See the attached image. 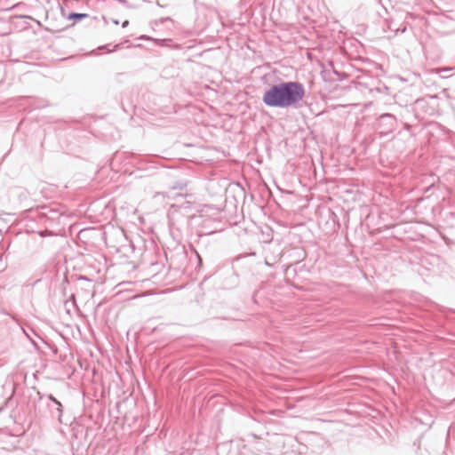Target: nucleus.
I'll use <instances>...</instances> for the list:
<instances>
[{
	"instance_id": "nucleus-1",
	"label": "nucleus",
	"mask_w": 455,
	"mask_h": 455,
	"mask_svg": "<svg viewBox=\"0 0 455 455\" xmlns=\"http://www.w3.org/2000/svg\"><path fill=\"white\" fill-rule=\"evenodd\" d=\"M305 87L298 81H282L271 85L262 96L263 103L269 108H297L305 97Z\"/></svg>"
},
{
	"instance_id": "nucleus-2",
	"label": "nucleus",
	"mask_w": 455,
	"mask_h": 455,
	"mask_svg": "<svg viewBox=\"0 0 455 455\" xmlns=\"http://www.w3.org/2000/svg\"><path fill=\"white\" fill-rule=\"evenodd\" d=\"M397 125L396 117L393 114L385 113L379 116L377 120V127L381 129L382 133H389L395 130Z\"/></svg>"
},
{
	"instance_id": "nucleus-3",
	"label": "nucleus",
	"mask_w": 455,
	"mask_h": 455,
	"mask_svg": "<svg viewBox=\"0 0 455 455\" xmlns=\"http://www.w3.org/2000/svg\"><path fill=\"white\" fill-rule=\"evenodd\" d=\"M187 186H188L187 180H176L172 185H170L169 193L172 194V192H174L176 190H179V191L186 190Z\"/></svg>"
},
{
	"instance_id": "nucleus-4",
	"label": "nucleus",
	"mask_w": 455,
	"mask_h": 455,
	"mask_svg": "<svg viewBox=\"0 0 455 455\" xmlns=\"http://www.w3.org/2000/svg\"><path fill=\"white\" fill-rule=\"evenodd\" d=\"M47 398L54 403V405H57V417L60 419L62 416V404L60 401H58L52 395H48Z\"/></svg>"
},
{
	"instance_id": "nucleus-5",
	"label": "nucleus",
	"mask_w": 455,
	"mask_h": 455,
	"mask_svg": "<svg viewBox=\"0 0 455 455\" xmlns=\"http://www.w3.org/2000/svg\"><path fill=\"white\" fill-rule=\"evenodd\" d=\"M89 15L87 13H80V12H70L68 16V19L70 20H74V22L80 21Z\"/></svg>"
},
{
	"instance_id": "nucleus-6",
	"label": "nucleus",
	"mask_w": 455,
	"mask_h": 455,
	"mask_svg": "<svg viewBox=\"0 0 455 455\" xmlns=\"http://www.w3.org/2000/svg\"><path fill=\"white\" fill-rule=\"evenodd\" d=\"M50 213H52L51 216H49L48 218L51 219V220H56L59 218L60 216V213L58 211H55V210H52L50 211Z\"/></svg>"
},
{
	"instance_id": "nucleus-7",
	"label": "nucleus",
	"mask_w": 455,
	"mask_h": 455,
	"mask_svg": "<svg viewBox=\"0 0 455 455\" xmlns=\"http://www.w3.org/2000/svg\"><path fill=\"white\" fill-rule=\"evenodd\" d=\"M188 196V193H181V192H180V193H173V194H172V195H169L168 196H169V197H171V196H172V197L175 198L176 196Z\"/></svg>"
},
{
	"instance_id": "nucleus-8",
	"label": "nucleus",
	"mask_w": 455,
	"mask_h": 455,
	"mask_svg": "<svg viewBox=\"0 0 455 455\" xmlns=\"http://www.w3.org/2000/svg\"><path fill=\"white\" fill-rule=\"evenodd\" d=\"M195 253H196V258L198 259L199 265H201L202 264V258L200 257L199 253L196 250H195Z\"/></svg>"
},
{
	"instance_id": "nucleus-9",
	"label": "nucleus",
	"mask_w": 455,
	"mask_h": 455,
	"mask_svg": "<svg viewBox=\"0 0 455 455\" xmlns=\"http://www.w3.org/2000/svg\"><path fill=\"white\" fill-rule=\"evenodd\" d=\"M128 24H129V21L126 20H124V21L123 22L122 27H123V28H126V27L128 26Z\"/></svg>"
},
{
	"instance_id": "nucleus-10",
	"label": "nucleus",
	"mask_w": 455,
	"mask_h": 455,
	"mask_svg": "<svg viewBox=\"0 0 455 455\" xmlns=\"http://www.w3.org/2000/svg\"><path fill=\"white\" fill-rule=\"evenodd\" d=\"M140 39L149 40L151 38L148 36H140Z\"/></svg>"
},
{
	"instance_id": "nucleus-11",
	"label": "nucleus",
	"mask_w": 455,
	"mask_h": 455,
	"mask_svg": "<svg viewBox=\"0 0 455 455\" xmlns=\"http://www.w3.org/2000/svg\"><path fill=\"white\" fill-rule=\"evenodd\" d=\"M51 411H52V415H54V414H55V412H54L53 409H51Z\"/></svg>"
},
{
	"instance_id": "nucleus-12",
	"label": "nucleus",
	"mask_w": 455,
	"mask_h": 455,
	"mask_svg": "<svg viewBox=\"0 0 455 455\" xmlns=\"http://www.w3.org/2000/svg\"><path fill=\"white\" fill-rule=\"evenodd\" d=\"M80 279L88 280L86 277L83 276Z\"/></svg>"
},
{
	"instance_id": "nucleus-13",
	"label": "nucleus",
	"mask_w": 455,
	"mask_h": 455,
	"mask_svg": "<svg viewBox=\"0 0 455 455\" xmlns=\"http://www.w3.org/2000/svg\"><path fill=\"white\" fill-rule=\"evenodd\" d=\"M54 410L57 411V405H55Z\"/></svg>"
}]
</instances>
